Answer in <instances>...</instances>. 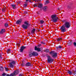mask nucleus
<instances>
[{"label": "nucleus", "mask_w": 76, "mask_h": 76, "mask_svg": "<svg viewBox=\"0 0 76 76\" xmlns=\"http://www.w3.org/2000/svg\"><path fill=\"white\" fill-rule=\"evenodd\" d=\"M64 24L62 25L60 28L62 32H65L66 31V28H67V21H64Z\"/></svg>", "instance_id": "nucleus-1"}, {"label": "nucleus", "mask_w": 76, "mask_h": 76, "mask_svg": "<svg viewBox=\"0 0 76 76\" xmlns=\"http://www.w3.org/2000/svg\"><path fill=\"white\" fill-rule=\"evenodd\" d=\"M51 21H52V22L54 23L57 22L58 19V17H57V15L56 14L53 15L51 16Z\"/></svg>", "instance_id": "nucleus-2"}, {"label": "nucleus", "mask_w": 76, "mask_h": 76, "mask_svg": "<svg viewBox=\"0 0 76 76\" xmlns=\"http://www.w3.org/2000/svg\"><path fill=\"white\" fill-rule=\"evenodd\" d=\"M29 26V24L28 23L27 21H25L24 22V24H23L22 25V28L23 29H26L28 28V26Z\"/></svg>", "instance_id": "nucleus-3"}, {"label": "nucleus", "mask_w": 76, "mask_h": 76, "mask_svg": "<svg viewBox=\"0 0 76 76\" xmlns=\"http://www.w3.org/2000/svg\"><path fill=\"white\" fill-rule=\"evenodd\" d=\"M50 54L52 55V56L53 58H55L57 56V53L54 51H52L49 52Z\"/></svg>", "instance_id": "nucleus-4"}, {"label": "nucleus", "mask_w": 76, "mask_h": 76, "mask_svg": "<svg viewBox=\"0 0 76 76\" xmlns=\"http://www.w3.org/2000/svg\"><path fill=\"white\" fill-rule=\"evenodd\" d=\"M48 63H52L53 62V58H50V56H48Z\"/></svg>", "instance_id": "nucleus-5"}, {"label": "nucleus", "mask_w": 76, "mask_h": 76, "mask_svg": "<svg viewBox=\"0 0 76 76\" xmlns=\"http://www.w3.org/2000/svg\"><path fill=\"white\" fill-rule=\"evenodd\" d=\"M71 24L70 23V22L68 21H67V28H69L71 26Z\"/></svg>", "instance_id": "nucleus-6"}, {"label": "nucleus", "mask_w": 76, "mask_h": 76, "mask_svg": "<svg viewBox=\"0 0 76 76\" xmlns=\"http://www.w3.org/2000/svg\"><path fill=\"white\" fill-rule=\"evenodd\" d=\"M34 48L35 51H38L39 52V51H41V48H37V46H36Z\"/></svg>", "instance_id": "nucleus-7"}, {"label": "nucleus", "mask_w": 76, "mask_h": 76, "mask_svg": "<svg viewBox=\"0 0 76 76\" xmlns=\"http://www.w3.org/2000/svg\"><path fill=\"white\" fill-rule=\"evenodd\" d=\"M22 22V20L20 19V20H18L16 22V24H18V25H20L21 24V22Z\"/></svg>", "instance_id": "nucleus-8"}, {"label": "nucleus", "mask_w": 76, "mask_h": 76, "mask_svg": "<svg viewBox=\"0 0 76 76\" xmlns=\"http://www.w3.org/2000/svg\"><path fill=\"white\" fill-rule=\"evenodd\" d=\"M25 48H26V47L25 46H22L20 49V53H22L23 52V50L24 49H25Z\"/></svg>", "instance_id": "nucleus-9"}, {"label": "nucleus", "mask_w": 76, "mask_h": 76, "mask_svg": "<svg viewBox=\"0 0 76 76\" xmlns=\"http://www.w3.org/2000/svg\"><path fill=\"white\" fill-rule=\"evenodd\" d=\"M37 7H39V8H40V10H42V4H39Z\"/></svg>", "instance_id": "nucleus-10"}, {"label": "nucleus", "mask_w": 76, "mask_h": 76, "mask_svg": "<svg viewBox=\"0 0 76 76\" xmlns=\"http://www.w3.org/2000/svg\"><path fill=\"white\" fill-rule=\"evenodd\" d=\"M73 42L72 41L69 40L68 42V45L69 46H70V45H72Z\"/></svg>", "instance_id": "nucleus-11"}, {"label": "nucleus", "mask_w": 76, "mask_h": 76, "mask_svg": "<svg viewBox=\"0 0 76 76\" xmlns=\"http://www.w3.org/2000/svg\"><path fill=\"white\" fill-rule=\"evenodd\" d=\"M33 56H37L38 55V54L37 53V52H32Z\"/></svg>", "instance_id": "nucleus-12"}, {"label": "nucleus", "mask_w": 76, "mask_h": 76, "mask_svg": "<svg viewBox=\"0 0 76 76\" xmlns=\"http://www.w3.org/2000/svg\"><path fill=\"white\" fill-rule=\"evenodd\" d=\"M31 65H32V64L30 63V62H27L26 64V66H28V67H29V66H31Z\"/></svg>", "instance_id": "nucleus-13"}, {"label": "nucleus", "mask_w": 76, "mask_h": 76, "mask_svg": "<svg viewBox=\"0 0 76 76\" xmlns=\"http://www.w3.org/2000/svg\"><path fill=\"white\" fill-rule=\"evenodd\" d=\"M5 32V29H1V31L0 32V34H3L4 32Z\"/></svg>", "instance_id": "nucleus-14"}, {"label": "nucleus", "mask_w": 76, "mask_h": 76, "mask_svg": "<svg viewBox=\"0 0 76 76\" xmlns=\"http://www.w3.org/2000/svg\"><path fill=\"white\" fill-rule=\"evenodd\" d=\"M11 6L14 9H15L16 8L15 4H12L11 5Z\"/></svg>", "instance_id": "nucleus-15"}, {"label": "nucleus", "mask_w": 76, "mask_h": 76, "mask_svg": "<svg viewBox=\"0 0 76 76\" xmlns=\"http://www.w3.org/2000/svg\"><path fill=\"white\" fill-rule=\"evenodd\" d=\"M11 49H8L7 50V54H9V53H11Z\"/></svg>", "instance_id": "nucleus-16"}, {"label": "nucleus", "mask_w": 76, "mask_h": 76, "mask_svg": "<svg viewBox=\"0 0 76 76\" xmlns=\"http://www.w3.org/2000/svg\"><path fill=\"white\" fill-rule=\"evenodd\" d=\"M68 72V73L69 75H72L73 72H71L70 71L68 70L67 71Z\"/></svg>", "instance_id": "nucleus-17"}, {"label": "nucleus", "mask_w": 76, "mask_h": 76, "mask_svg": "<svg viewBox=\"0 0 76 76\" xmlns=\"http://www.w3.org/2000/svg\"><path fill=\"white\" fill-rule=\"evenodd\" d=\"M29 56L30 57H32V56H33L32 52H31V53H29Z\"/></svg>", "instance_id": "nucleus-18"}, {"label": "nucleus", "mask_w": 76, "mask_h": 76, "mask_svg": "<svg viewBox=\"0 0 76 76\" xmlns=\"http://www.w3.org/2000/svg\"><path fill=\"white\" fill-rule=\"evenodd\" d=\"M48 3H50V1L49 0L46 1L45 2V4H48Z\"/></svg>", "instance_id": "nucleus-19"}, {"label": "nucleus", "mask_w": 76, "mask_h": 76, "mask_svg": "<svg viewBox=\"0 0 76 76\" xmlns=\"http://www.w3.org/2000/svg\"><path fill=\"white\" fill-rule=\"evenodd\" d=\"M4 26L5 27H8V26H9V24H8V23H5Z\"/></svg>", "instance_id": "nucleus-20"}, {"label": "nucleus", "mask_w": 76, "mask_h": 76, "mask_svg": "<svg viewBox=\"0 0 76 76\" xmlns=\"http://www.w3.org/2000/svg\"><path fill=\"white\" fill-rule=\"evenodd\" d=\"M9 66L10 67H11V68H12V67H13V64H12L11 63H10Z\"/></svg>", "instance_id": "nucleus-21"}, {"label": "nucleus", "mask_w": 76, "mask_h": 76, "mask_svg": "<svg viewBox=\"0 0 76 76\" xmlns=\"http://www.w3.org/2000/svg\"><path fill=\"white\" fill-rule=\"evenodd\" d=\"M35 31V28H34L31 31V34H33Z\"/></svg>", "instance_id": "nucleus-22"}, {"label": "nucleus", "mask_w": 76, "mask_h": 76, "mask_svg": "<svg viewBox=\"0 0 76 76\" xmlns=\"http://www.w3.org/2000/svg\"><path fill=\"white\" fill-rule=\"evenodd\" d=\"M3 69H4L3 68V67L2 66L0 67V70H1V71H3Z\"/></svg>", "instance_id": "nucleus-23"}, {"label": "nucleus", "mask_w": 76, "mask_h": 76, "mask_svg": "<svg viewBox=\"0 0 76 76\" xmlns=\"http://www.w3.org/2000/svg\"><path fill=\"white\" fill-rule=\"evenodd\" d=\"M47 6L44 7L43 8V10H47Z\"/></svg>", "instance_id": "nucleus-24"}, {"label": "nucleus", "mask_w": 76, "mask_h": 76, "mask_svg": "<svg viewBox=\"0 0 76 76\" xmlns=\"http://www.w3.org/2000/svg\"><path fill=\"white\" fill-rule=\"evenodd\" d=\"M40 22L41 24H43V23L44 22V21L43 20H40Z\"/></svg>", "instance_id": "nucleus-25"}, {"label": "nucleus", "mask_w": 76, "mask_h": 76, "mask_svg": "<svg viewBox=\"0 0 76 76\" xmlns=\"http://www.w3.org/2000/svg\"><path fill=\"white\" fill-rule=\"evenodd\" d=\"M41 44H44V45H45V44H46V43L43 41H42L41 42Z\"/></svg>", "instance_id": "nucleus-26"}, {"label": "nucleus", "mask_w": 76, "mask_h": 76, "mask_svg": "<svg viewBox=\"0 0 76 76\" xmlns=\"http://www.w3.org/2000/svg\"><path fill=\"white\" fill-rule=\"evenodd\" d=\"M11 63L12 64H15V61H13Z\"/></svg>", "instance_id": "nucleus-27"}, {"label": "nucleus", "mask_w": 76, "mask_h": 76, "mask_svg": "<svg viewBox=\"0 0 76 76\" xmlns=\"http://www.w3.org/2000/svg\"><path fill=\"white\" fill-rule=\"evenodd\" d=\"M61 39H62V38H59L57 39V41H61Z\"/></svg>", "instance_id": "nucleus-28"}, {"label": "nucleus", "mask_w": 76, "mask_h": 76, "mask_svg": "<svg viewBox=\"0 0 76 76\" xmlns=\"http://www.w3.org/2000/svg\"><path fill=\"white\" fill-rule=\"evenodd\" d=\"M31 0H26V2H28V1H29V2H30L31 3Z\"/></svg>", "instance_id": "nucleus-29"}, {"label": "nucleus", "mask_w": 76, "mask_h": 76, "mask_svg": "<svg viewBox=\"0 0 76 76\" xmlns=\"http://www.w3.org/2000/svg\"><path fill=\"white\" fill-rule=\"evenodd\" d=\"M62 48V47L61 46H59L57 47V48Z\"/></svg>", "instance_id": "nucleus-30"}, {"label": "nucleus", "mask_w": 76, "mask_h": 76, "mask_svg": "<svg viewBox=\"0 0 76 76\" xmlns=\"http://www.w3.org/2000/svg\"><path fill=\"white\" fill-rule=\"evenodd\" d=\"M73 45L75 47H76V43L75 42H74L73 43Z\"/></svg>", "instance_id": "nucleus-31"}, {"label": "nucleus", "mask_w": 76, "mask_h": 76, "mask_svg": "<svg viewBox=\"0 0 76 76\" xmlns=\"http://www.w3.org/2000/svg\"><path fill=\"white\" fill-rule=\"evenodd\" d=\"M28 3H26L24 4V7H26Z\"/></svg>", "instance_id": "nucleus-32"}, {"label": "nucleus", "mask_w": 76, "mask_h": 76, "mask_svg": "<svg viewBox=\"0 0 76 76\" xmlns=\"http://www.w3.org/2000/svg\"><path fill=\"white\" fill-rule=\"evenodd\" d=\"M5 69L6 71H8V70H8V69H7V68L6 67H5Z\"/></svg>", "instance_id": "nucleus-33"}, {"label": "nucleus", "mask_w": 76, "mask_h": 76, "mask_svg": "<svg viewBox=\"0 0 76 76\" xmlns=\"http://www.w3.org/2000/svg\"><path fill=\"white\" fill-rule=\"evenodd\" d=\"M74 72H75L74 73L73 75H76V71H75Z\"/></svg>", "instance_id": "nucleus-34"}, {"label": "nucleus", "mask_w": 76, "mask_h": 76, "mask_svg": "<svg viewBox=\"0 0 76 76\" xmlns=\"http://www.w3.org/2000/svg\"><path fill=\"white\" fill-rule=\"evenodd\" d=\"M2 12H5V10H5V9H2Z\"/></svg>", "instance_id": "nucleus-35"}, {"label": "nucleus", "mask_w": 76, "mask_h": 76, "mask_svg": "<svg viewBox=\"0 0 76 76\" xmlns=\"http://www.w3.org/2000/svg\"><path fill=\"white\" fill-rule=\"evenodd\" d=\"M6 75L5 74V73H3L2 74V76H5Z\"/></svg>", "instance_id": "nucleus-36"}, {"label": "nucleus", "mask_w": 76, "mask_h": 76, "mask_svg": "<svg viewBox=\"0 0 76 76\" xmlns=\"http://www.w3.org/2000/svg\"><path fill=\"white\" fill-rule=\"evenodd\" d=\"M34 7H37V5L34 4Z\"/></svg>", "instance_id": "nucleus-37"}, {"label": "nucleus", "mask_w": 76, "mask_h": 76, "mask_svg": "<svg viewBox=\"0 0 76 76\" xmlns=\"http://www.w3.org/2000/svg\"><path fill=\"white\" fill-rule=\"evenodd\" d=\"M1 54H0V58H1Z\"/></svg>", "instance_id": "nucleus-38"}, {"label": "nucleus", "mask_w": 76, "mask_h": 76, "mask_svg": "<svg viewBox=\"0 0 76 76\" xmlns=\"http://www.w3.org/2000/svg\"><path fill=\"white\" fill-rule=\"evenodd\" d=\"M41 27L42 28V27H43V26H41Z\"/></svg>", "instance_id": "nucleus-39"}, {"label": "nucleus", "mask_w": 76, "mask_h": 76, "mask_svg": "<svg viewBox=\"0 0 76 76\" xmlns=\"http://www.w3.org/2000/svg\"><path fill=\"white\" fill-rule=\"evenodd\" d=\"M33 1H37V0H33Z\"/></svg>", "instance_id": "nucleus-40"}, {"label": "nucleus", "mask_w": 76, "mask_h": 76, "mask_svg": "<svg viewBox=\"0 0 76 76\" xmlns=\"http://www.w3.org/2000/svg\"><path fill=\"white\" fill-rule=\"evenodd\" d=\"M37 1H38V0H36Z\"/></svg>", "instance_id": "nucleus-41"}, {"label": "nucleus", "mask_w": 76, "mask_h": 76, "mask_svg": "<svg viewBox=\"0 0 76 76\" xmlns=\"http://www.w3.org/2000/svg\"><path fill=\"white\" fill-rule=\"evenodd\" d=\"M48 52H49V50H48Z\"/></svg>", "instance_id": "nucleus-42"}, {"label": "nucleus", "mask_w": 76, "mask_h": 76, "mask_svg": "<svg viewBox=\"0 0 76 76\" xmlns=\"http://www.w3.org/2000/svg\"><path fill=\"white\" fill-rule=\"evenodd\" d=\"M22 66H23V64H22Z\"/></svg>", "instance_id": "nucleus-43"}, {"label": "nucleus", "mask_w": 76, "mask_h": 76, "mask_svg": "<svg viewBox=\"0 0 76 76\" xmlns=\"http://www.w3.org/2000/svg\"><path fill=\"white\" fill-rule=\"evenodd\" d=\"M67 65H69V64H67Z\"/></svg>", "instance_id": "nucleus-44"}, {"label": "nucleus", "mask_w": 76, "mask_h": 76, "mask_svg": "<svg viewBox=\"0 0 76 76\" xmlns=\"http://www.w3.org/2000/svg\"><path fill=\"white\" fill-rule=\"evenodd\" d=\"M46 52H47V50H46Z\"/></svg>", "instance_id": "nucleus-45"}, {"label": "nucleus", "mask_w": 76, "mask_h": 76, "mask_svg": "<svg viewBox=\"0 0 76 76\" xmlns=\"http://www.w3.org/2000/svg\"><path fill=\"white\" fill-rule=\"evenodd\" d=\"M68 68H69V67H68Z\"/></svg>", "instance_id": "nucleus-46"}]
</instances>
